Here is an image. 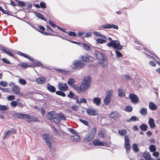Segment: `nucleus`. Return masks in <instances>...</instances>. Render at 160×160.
Segmentation results:
<instances>
[{
	"mask_svg": "<svg viewBox=\"0 0 160 160\" xmlns=\"http://www.w3.org/2000/svg\"><path fill=\"white\" fill-rule=\"evenodd\" d=\"M81 58L83 61L85 62H87L89 60V58L86 56H82Z\"/></svg>",
	"mask_w": 160,
	"mask_h": 160,
	"instance_id": "58",
	"label": "nucleus"
},
{
	"mask_svg": "<svg viewBox=\"0 0 160 160\" xmlns=\"http://www.w3.org/2000/svg\"><path fill=\"white\" fill-rule=\"evenodd\" d=\"M34 67H36L37 66H40L41 67H42L43 65L40 62L37 61L35 62L33 64Z\"/></svg>",
	"mask_w": 160,
	"mask_h": 160,
	"instance_id": "44",
	"label": "nucleus"
},
{
	"mask_svg": "<svg viewBox=\"0 0 160 160\" xmlns=\"http://www.w3.org/2000/svg\"><path fill=\"white\" fill-rule=\"evenodd\" d=\"M17 3L20 6L23 7L25 6V3L23 2L17 1Z\"/></svg>",
	"mask_w": 160,
	"mask_h": 160,
	"instance_id": "48",
	"label": "nucleus"
},
{
	"mask_svg": "<svg viewBox=\"0 0 160 160\" xmlns=\"http://www.w3.org/2000/svg\"><path fill=\"white\" fill-rule=\"evenodd\" d=\"M118 95L120 97H122L125 96V93L123 90L121 89H119L118 90Z\"/></svg>",
	"mask_w": 160,
	"mask_h": 160,
	"instance_id": "33",
	"label": "nucleus"
},
{
	"mask_svg": "<svg viewBox=\"0 0 160 160\" xmlns=\"http://www.w3.org/2000/svg\"><path fill=\"white\" fill-rule=\"evenodd\" d=\"M30 66L27 65L26 63H22L20 65V67L22 68H27L28 67H30Z\"/></svg>",
	"mask_w": 160,
	"mask_h": 160,
	"instance_id": "50",
	"label": "nucleus"
},
{
	"mask_svg": "<svg viewBox=\"0 0 160 160\" xmlns=\"http://www.w3.org/2000/svg\"><path fill=\"white\" fill-rule=\"evenodd\" d=\"M57 71H58V72L62 74H65L66 72V71L62 69H58L57 70Z\"/></svg>",
	"mask_w": 160,
	"mask_h": 160,
	"instance_id": "61",
	"label": "nucleus"
},
{
	"mask_svg": "<svg viewBox=\"0 0 160 160\" xmlns=\"http://www.w3.org/2000/svg\"><path fill=\"white\" fill-rule=\"evenodd\" d=\"M69 36L72 37H75L76 36V34L74 32H69L68 33Z\"/></svg>",
	"mask_w": 160,
	"mask_h": 160,
	"instance_id": "57",
	"label": "nucleus"
},
{
	"mask_svg": "<svg viewBox=\"0 0 160 160\" xmlns=\"http://www.w3.org/2000/svg\"><path fill=\"white\" fill-rule=\"evenodd\" d=\"M42 138L45 140L47 145L48 147L50 149L52 148L53 144L51 142V139L50 137L48 135L44 134L42 137Z\"/></svg>",
	"mask_w": 160,
	"mask_h": 160,
	"instance_id": "5",
	"label": "nucleus"
},
{
	"mask_svg": "<svg viewBox=\"0 0 160 160\" xmlns=\"http://www.w3.org/2000/svg\"><path fill=\"white\" fill-rule=\"evenodd\" d=\"M46 79L44 77H41L38 78L36 80L37 82L39 84L44 83L46 81Z\"/></svg>",
	"mask_w": 160,
	"mask_h": 160,
	"instance_id": "22",
	"label": "nucleus"
},
{
	"mask_svg": "<svg viewBox=\"0 0 160 160\" xmlns=\"http://www.w3.org/2000/svg\"><path fill=\"white\" fill-rule=\"evenodd\" d=\"M58 87L59 89L62 91H66L68 88V86L66 83H63L61 82H59Z\"/></svg>",
	"mask_w": 160,
	"mask_h": 160,
	"instance_id": "7",
	"label": "nucleus"
},
{
	"mask_svg": "<svg viewBox=\"0 0 160 160\" xmlns=\"http://www.w3.org/2000/svg\"><path fill=\"white\" fill-rule=\"evenodd\" d=\"M96 132V128H93L91 131V132L86 136L84 140L89 141L93 140L94 138Z\"/></svg>",
	"mask_w": 160,
	"mask_h": 160,
	"instance_id": "3",
	"label": "nucleus"
},
{
	"mask_svg": "<svg viewBox=\"0 0 160 160\" xmlns=\"http://www.w3.org/2000/svg\"><path fill=\"white\" fill-rule=\"evenodd\" d=\"M86 112L89 115H96L98 114V110L92 108L88 109Z\"/></svg>",
	"mask_w": 160,
	"mask_h": 160,
	"instance_id": "8",
	"label": "nucleus"
},
{
	"mask_svg": "<svg viewBox=\"0 0 160 160\" xmlns=\"http://www.w3.org/2000/svg\"><path fill=\"white\" fill-rule=\"evenodd\" d=\"M137 120L139 121V118H137L136 117L133 116L130 119L127 120L126 121L128 122H131L132 121H135Z\"/></svg>",
	"mask_w": 160,
	"mask_h": 160,
	"instance_id": "30",
	"label": "nucleus"
},
{
	"mask_svg": "<svg viewBox=\"0 0 160 160\" xmlns=\"http://www.w3.org/2000/svg\"><path fill=\"white\" fill-rule=\"evenodd\" d=\"M57 115L58 118H59L60 120L61 119L63 121H65L66 120V118L63 114H58Z\"/></svg>",
	"mask_w": 160,
	"mask_h": 160,
	"instance_id": "35",
	"label": "nucleus"
},
{
	"mask_svg": "<svg viewBox=\"0 0 160 160\" xmlns=\"http://www.w3.org/2000/svg\"><path fill=\"white\" fill-rule=\"evenodd\" d=\"M8 85V83L4 81H1L0 82V85L4 87H7Z\"/></svg>",
	"mask_w": 160,
	"mask_h": 160,
	"instance_id": "45",
	"label": "nucleus"
},
{
	"mask_svg": "<svg viewBox=\"0 0 160 160\" xmlns=\"http://www.w3.org/2000/svg\"><path fill=\"white\" fill-rule=\"evenodd\" d=\"M95 54L96 57L99 60H100L105 58L103 53H101L98 51L96 52Z\"/></svg>",
	"mask_w": 160,
	"mask_h": 160,
	"instance_id": "13",
	"label": "nucleus"
},
{
	"mask_svg": "<svg viewBox=\"0 0 160 160\" xmlns=\"http://www.w3.org/2000/svg\"><path fill=\"white\" fill-rule=\"evenodd\" d=\"M2 51L5 52L8 55L10 56H12L13 57H14L15 56L12 53V52L8 50L6 48L4 47H3L2 48Z\"/></svg>",
	"mask_w": 160,
	"mask_h": 160,
	"instance_id": "20",
	"label": "nucleus"
},
{
	"mask_svg": "<svg viewBox=\"0 0 160 160\" xmlns=\"http://www.w3.org/2000/svg\"><path fill=\"white\" fill-rule=\"evenodd\" d=\"M78 106L76 105H74L71 107L72 109L74 111H76L78 109Z\"/></svg>",
	"mask_w": 160,
	"mask_h": 160,
	"instance_id": "59",
	"label": "nucleus"
},
{
	"mask_svg": "<svg viewBox=\"0 0 160 160\" xmlns=\"http://www.w3.org/2000/svg\"><path fill=\"white\" fill-rule=\"evenodd\" d=\"M140 113L141 115H145L147 113V110L145 108H142L140 111Z\"/></svg>",
	"mask_w": 160,
	"mask_h": 160,
	"instance_id": "34",
	"label": "nucleus"
},
{
	"mask_svg": "<svg viewBox=\"0 0 160 160\" xmlns=\"http://www.w3.org/2000/svg\"><path fill=\"white\" fill-rule=\"evenodd\" d=\"M16 130L15 129H12L6 132L4 134V137L7 138L8 137L12 134L15 133Z\"/></svg>",
	"mask_w": 160,
	"mask_h": 160,
	"instance_id": "11",
	"label": "nucleus"
},
{
	"mask_svg": "<svg viewBox=\"0 0 160 160\" xmlns=\"http://www.w3.org/2000/svg\"><path fill=\"white\" fill-rule=\"evenodd\" d=\"M149 149L151 152H154L156 150V148L154 145H152L149 147Z\"/></svg>",
	"mask_w": 160,
	"mask_h": 160,
	"instance_id": "41",
	"label": "nucleus"
},
{
	"mask_svg": "<svg viewBox=\"0 0 160 160\" xmlns=\"http://www.w3.org/2000/svg\"><path fill=\"white\" fill-rule=\"evenodd\" d=\"M8 108L5 105H0V110L2 111L5 110H8Z\"/></svg>",
	"mask_w": 160,
	"mask_h": 160,
	"instance_id": "46",
	"label": "nucleus"
},
{
	"mask_svg": "<svg viewBox=\"0 0 160 160\" xmlns=\"http://www.w3.org/2000/svg\"><path fill=\"white\" fill-rule=\"evenodd\" d=\"M93 101L94 104L97 106H99L101 103V99L99 98L96 97L93 99Z\"/></svg>",
	"mask_w": 160,
	"mask_h": 160,
	"instance_id": "17",
	"label": "nucleus"
},
{
	"mask_svg": "<svg viewBox=\"0 0 160 160\" xmlns=\"http://www.w3.org/2000/svg\"><path fill=\"white\" fill-rule=\"evenodd\" d=\"M73 65L74 69L79 70L83 68L85 65V64L80 61L75 60L73 62Z\"/></svg>",
	"mask_w": 160,
	"mask_h": 160,
	"instance_id": "4",
	"label": "nucleus"
},
{
	"mask_svg": "<svg viewBox=\"0 0 160 160\" xmlns=\"http://www.w3.org/2000/svg\"><path fill=\"white\" fill-rule=\"evenodd\" d=\"M40 5L42 8H46V4L43 2H41L40 4Z\"/></svg>",
	"mask_w": 160,
	"mask_h": 160,
	"instance_id": "55",
	"label": "nucleus"
},
{
	"mask_svg": "<svg viewBox=\"0 0 160 160\" xmlns=\"http://www.w3.org/2000/svg\"><path fill=\"white\" fill-rule=\"evenodd\" d=\"M100 63L101 66L103 67H104L108 65V62L107 60L104 58L100 60Z\"/></svg>",
	"mask_w": 160,
	"mask_h": 160,
	"instance_id": "18",
	"label": "nucleus"
},
{
	"mask_svg": "<svg viewBox=\"0 0 160 160\" xmlns=\"http://www.w3.org/2000/svg\"><path fill=\"white\" fill-rule=\"evenodd\" d=\"M118 133L122 136L126 135L127 133V131L125 129H122L118 131Z\"/></svg>",
	"mask_w": 160,
	"mask_h": 160,
	"instance_id": "26",
	"label": "nucleus"
},
{
	"mask_svg": "<svg viewBox=\"0 0 160 160\" xmlns=\"http://www.w3.org/2000/svg\"><path fill=\"white\" fill-rule=\"evenodd\" d=\"M143 156L146 160H149L151 158L150 156L147 152H144L143 154Z\"/></svg>",
	"mask_w": 160,
	"mask_h": 160,
	"instance_id": "42",
	"label": "nucleus"
},
{
	"mask_svg": "<svg viewBox=\"0 0 160 160\" xmlns=\"http://www.w3.org/2000/svg\"><path fill=\"white\" fill-rule=\"evenodd\" d=\"M54 122L56 123H58L60 122V120L59 118H58V115L57 116L54 118Z\"/></svg>",
	"mask_w": 160,
	"mask_h": 160,
	"instance_id": "52",
	"label": "nucleus"
},
{
	"mask_svg": "<svg viewBox=\"0 0 160 160\" xmlns=\"http://www.w3.org/2000/svg\"><path fill=\"white\" fill-rule=\"evenodd\" d=\"M10 105L12 107H15L17 106V103L16 101H12L11 102Z\"/></svg>",
	"mask_w": 160,
	"mask_h": 160,
	"instance_id": "54",
	"label": "nucleus"
},
{
	"mask_svg": "<svg viewBox=\"0 0 160 160\" xmlns=\"http://www.w3.org/2000/svg\"><path fill=\"white\" fill-rule=\"evenodd\" d=\"M47 89L50 92H54L56 91V88L53 86L51 85L49 83L47 85Z\"/></svg>",
	"mask_w": 160,
	"mask_h": 160,
	"instance_id": "12",
	"label": "nucleus"
},
{
	"mask_svg": "<svg viewBox=\"0 0 160 160\" xmlns=\"http://www.w3.org/2000/svg\"><path fill=\"white\" fill-rule=\"evenodd\" d=\"M47 118L50 120L53 119L55 117L54 112V111H51L48 112L47 115Z\"/></svg>",
	"mask_w": 160,
	"mask_h": 160,
	"instance_id": "21",
	"label": "nucleus"
},
{
	"mask_svg": "<svg viewBox=\"0 0 160 160\" xmlns=\"http://www.w3.org/2000/svg\"><path fill=\"white\" fill-rule=\"evenodd\" d=\"M18 82L19 83L22 85H25L27 83L26 81L23 79H18Z\"/></svg>",
	"mask_w": 160,
	"mask_h": 160,
	"instance_id": "40",
	"label": "nucleus"
},
{
	"mask_svg": "<svg viewBox=\"0 0 160 160\" xmlns=\"http://www.w3.org/2000/svg\"><path fill=\"white\" fill-rule=\"evenodd\" d=\"M49 23L50 25L53 28H54L56 26V25L54 23V22L52 21L49 20Z\"/></svg>",
	"mask_w": 160,
	"mask_h": 160,
	"instance_id": "62",
	"label": "nucleus"
},
{
	"mask_svg": "<svg viewBox=\"0 0 160 160\" xmlns=\"http://www.w3.org/2000/svg\"><path fill=\"white\" fill-rule=\"evenodd\" d=\"M149 108L152 110H155L157 109L156 105L153 102H150L149 104Z\"/></svg>",
	"mask_w": 160,
	"mask_h": 160,
	"instance_id": "24",
	"label": "nucleus"
},
{
	"mask_svg": "<svg viewBox=\"0 0 160 160\" xmlns=\"http://www.w3.org/2000/svg\"><path fill=\"white\" fill-rule=\"evenodd\" d=\"M102 28L109 29L111 28H113L116 29L118 30V27L116 25H114V24H106L105 25H103L102 26Z\"/></svg>",
	"mask_w": 160,
	"mask_h": 160,
	"instance_id": "10",
	"label": "nucleus"
},
{
	"mask_svg": "<svg viewBox=\"0 0 160 160\" xmlns=\"http://www.w3.org/2000/svg\"><path fill=\"white\" fill-rule=\"evenodd\" d=\"M93 144L96 146H103L105 144L104 142H100L98 140H94L93 142Z\"/></svg>",
	"mask_w": 160,
	"mask_h": 160,
	"instance_id": "19",
	"label": "nucleus"
},
{
	"mask_svg": "<svg viewBox=\"0 0 160 160\" xmlns=\"http://www.w3.org/2000/svg\"><path fill=\"white\" fill-rule=\"evenodd\" d=\"M12 90L14 93L18 94L20 93V88L18 86L15 85L12 87Z\"/></svg>",
	"mask_w": 160,
	"mask_h": 160,
	"instance_id": "16",
	"label": "nucleus"
},
{
	"mask_svg": "<svg viewBox=\"0 0 160 160\" xmlns=\"http://www.w3.org/2000/svg\"><path fill=\"white\" fill-rule=\"evenodd\" d=\"M16 115L17 117L18 118H28V115L27 114L18 113Z\"/></svg>",
	"mask_w": 160,
	"mask_h": 160,
	"instance_id": "23",
	"label": "nucleus"
},
{
	"mask_svg": "<svg viewBox=\"0 0 160 160\" xmlns=\"http://www.w3.org/2000/svg\"><path fill=\"white\" fill-rule=\"evenodd\" d=\"M148 124L150 125V127L152 128H153L155 126V124L154 122V121L152 118H150L149 119Z\"/></svg>",
	"mask_w": 160,
	"mask_h": 160,
	"instance_id": "15",
	"label": "nucleus"
},
{
	"mask_svg": "<svg viewBox=\"0 0 160 160\" xmlns=\"http://www.w3.org/2000/svg\"><path fill=\"white\" fill-rule=\"evenodd\" d=\"M74 82L75 80L74 79L72 78H70L68 82V83L69 85L71 86L72 85Z\"/></svg>",
	"mask_w": 160,
	"mask_h": 160,
	"instance_id": "37",
	"label": "nucleus"
},
{
	"mask_svg": "<svg viewBox=\"0 0 160 160\" xmlns=\"http://www.w3.org/2000/svg\"><path fill=\"white\" fill-rule=\"evenodd\" d=\"M56 93L58 95H60L63 97L66 96L65 94L62 91H57L56 92Z\"/></svg>",
	"mask_w": 160,
	"mask_h": 160,
	"instance_id": "43",
	"label": "nucleus"
},
{
	"mask_svg": "<svg viewBox=\"0 0 160 160\" xmlns=\"http://www.w3.org/2000/svg\"><path fill=\"white\" fill-rule=\"evenodd\" d=\"M99 136L103 138H104L106 137L105 132L104 130H101L99 132Z\"/></svg>",
	"mask_w": 160,
	"mask_h": 160,
	"instance_id": "32",
	"label": "nucleus"
},
{
	"mask_svg": "<svg viewBox=\"0 0 160 160\" xmlns=\"http://www.w3.org/2000/svg\"><path fill=\"white\" fill-rule=\"evenodd\" d=\"M82 45V47L85 50H89L90 48V47L87 44L83 43Z\"/></svg>",
	"mask_w": 160,
	"mask_h": 160,
	"instance_id": "51",
	"label": "nucleus"
},
{
	"mask_svg": "<svg viewBox=\"0 0 160 160\" xmlns=\"http://www.w3.org/2000/svg\"><path fill=\"white\" fill-rule=\"evenodd\" d=\"M68 131L74 134H76V133L77 132L76 131L74 130L72 128H68Z\"/></svg>",
	"mask_w": 160,
	"mask_h": 160,
	"instance_id": "63",
	"label": "nucleus"
},
{
	"mask_svg": "<svg viewBox=\"0 0 160 160\" xmlns=\"http://www.w3.org/2000/svg\"><path fill=\"white\" fill-rule=\"evenodd\" d=\"M34 14L37 17L43 20L44 21H46V19L44 17L43 15L41 13L38 12H35Z\"/></svg>",
	"mask_w": 160,
	"mask_h": 160,
	"instance_id": "28",
	"label": "nucleus"
},
{
	"mask_svg": "<svg viewBox=\"0 0 160 160\" xmlns=\"http://www.w3.org/2000/svg\"><path fill=\"white\" fill-rule=\"evenodd\" d=\"M3 62L4 63L8 64H10L11 62L9 61L8 59L7 58H2L1 59Z\"/></svg>",
	"mask_w": 160,
	"mask_h": 160,
	"instance_id": "49",
	"label": "nucleus"
},
{
	"mask_svg": "<svg viewBox=\"0 0 160 160\" xmlns=\"http://www.w3.org/2000/svg\"><path fill=\"white\" fill-rule=\"evenodd\" d=\"M132 107L131 106H127L125 107V110L126 112H130L132 111Z\"/></svg>",
	"mask_w": 160,
	"mask_h": 160,
	"instance_id": "39",
	"label": "nucleus"
},
{
	"mask_svg": "<svg viewBox=\"0 0 160 160\" xmlns=\"http://www.w3.org/2000/svg\"><path fill=\"white\" fill-rule=\"evenodd\" d=\"M79 120V121L81 122L84 125L88 126V123L87 121H85V120H84L83 119H80Z\"/></svg>",
	"mask_w": 160,
	"mask_h": 160,
	"instance_id": "56",
	"label": "nucleus"
},
{
	"mask_svg": "<svg viewBox=\"0 0 160 160\" xmlns=\"http://www.w3.org/2000/svg\"><path fill=\"white\" fill-rule=\"evenodd\" d=\"M91 81V78L89 76L85 77L80 87V91L83 92L86 91L89 87Z\"/></svg>",
	"mask_w": 160,
	"mask_h": 160,
	"instance_id": "1",
	"label": "nucleus"
},
{
	"mask_svg": "<svg viewBox=\"0 0 160 160\" xmlns=\"http://www.w3.org/2000/svg\"><path fill=\"white\" fill-rule=\"evenodd\" d=\"M132 148L133 151L136 152H138L139 150V148H138L137 145L135 143L132 145Z\"/></svg>",
	"mask_w": 160,
	"mask_h": 160,
	"instance_id": "38",
	"label": "nucleus"
},
{
	"mask_svg": "<svg viewBox=\"0 0 160 160\" xmlns=\"http://www.w3.org/2000/svg\"><path fill=\"white\" fill-rule=\"evenodd\" d=\"M111 98L105 97L104 100V103L105 105H108L110 102Z\"/></svg>",
	"mask_w": 160,
	"mask_h": 160,
	"instance_id": "29",
	"label": "nucleus"
},
{
	"mask_svg": "<svg viewBox=\"0 0 160 160\" xmlns=\"http://www.w3.org/2000/svg\"><path fill=\"white\" fill-rule=\"evenodd\" d=\"M129 97L131 102L133 103H137L139 101V98L135 94L130 93Z\"/></svg>",
	"mask_w": 160,
	"mask_h": 160,
	"instance_id": "6",
	"label": "nucleus"
},
{
	"mask_svg": "<svg viewBox=\"0 0 160 160\" xmlns=\"http://www.w3.org/2000/svg\"><path fill=\"white\" fill-rule=\"evenodd\" d=\"M107 46L108 47H112L115 50H121L122 49V46L121 45L118 41L114 40L108 43Z\"/></svg>",
	"mask_w": 160,
	"mask_h": 160,
	"instance_id": "2",
	"label": "nucleus"
},
{
	"mask_svg": "<svg viewBox=\"0 0 160 160\" xmlns=\"http://www.w3.org/2000/svg\"><path fill=\"white\" fill-rule=\"evenodd\" d=\"M7 98L8 100L12 101L14 99L15 97L13 95H11L8 97Z\"/></svg>",
	"mask_w": 160,
	"mask_h": 160,
	"instance_id": "60",
	"label": "nucleus"
},
{
	"mask_svg": "<svg viewBox=\"0 0 160 160\" xmlns=\"http://www.w3.org/2000/svg\"><path fill=\"white\" fill-rule=\"evenodd\" d=\"M18 55H19L22 56H23L25 58H28V55L26 54L25 53H24L21 52H19L18 53Z\"/></svg>",
	"mask_w": 160,
	"mask_h": 160,
	"instance_id": "53",
	"label": "nucleus"
},
{
	"mask_svg": "<svg viewBox=\"0 0 160 160\" xmlns=\"http://www.w3.org/2000/svg\"><path fill=\"white\" fill-rule=\"evenodd\" d=\"M74 96V94L72 92H69V94L68 95V97L70 98H73V97Z\"/></svg>",
	"mask_w": 160,
	"mask_h": 160,
	"instance_id": "64",
	"label": "nucleus"
},
{
	"mask_svg": "<svg viewBox=\"0 0 160 160\" xmlns=\"http://www.w3.org/2000/svg\"><path fill=\"white\" fill-rule=\"evenodd\" d=\"M125 147L127 150H130L131 147L129 144V139L128 137L126 135L125 137Z\"/></svg>",
	"mask_w": 160,
	"mask_h": 160,
	"instance_id": "9",
	"label": "nucleus"
},
{
	"mask_svg": "<svg viewBox=\"0 0 160 160\" xmlns=\"http://www.w3.org/2000/svg\"><path fill=\"white\" fill-rule=\"evenodd\" d=\"M119 116V114L117 112H111L109 115V117L110 118H114L116 119V118H117Z\"/></svg>",
	"mask_w": 160,
	"mask_h": 160,
	"instance_id": "14",
	"label": "nucleus"
},
{
	"mask_svg": "<svg viewBox=\"0 0 160 160\" xmlns=\"http://www.w3.org/2000/svg\"><path fill=\"white\" fill-rule=\"evenodd\" d=\"M148 126L145 124L143 123L140 126V128L142 131H146L148 128Z\"/></svg>",
	"mask_w": 160,
	"mask_h": 160,
	"instance_id": "31",
	"label": "nucleus"
},
{
	"mask_svg": "<svg viewBox=\"0 0 160 160\" xmlns=\"http://www.w3.org/2000/svg\"><path fill=\"white\" fill-rule=\"evenodd\" d=\"M71 139L74 142H78L80 140V138L77 135H74L71 137Z\"/></svg>",
	"mask_w": 160,
	"mask_h": 160,
	"instance_id": "27",
	"label": "nucleus"
},
{
	"mask_svg": "<svg viewBox=\"0 0 160 160\" xmlns=\"http://www.w3.org/2000/svg\"><path fill=\"white\" fill-rule=\"evenodd\" d=\"M96 41L97 43L99 44L104 43L107 42V41L105 39H97L96 40Z\"/></svg>",
	"mask_w": 160,
	"mask_h": 160,
	"instance_id": "36",
	"label": "nucleus"
},
{
	"mask_svg": "<svg viewBox=\"0 0 160 160\" xmlns=\"http://www.w3.org/2000/svg\"><path fill=\"white\" fill-rule=\"evenodd\" d=\"M106 97L111 98L113 95V91L112 90H107L106 93Z\"/></svg>",
	"mask_w": 160,
	"mask_h": 160,
	"instance_id": "25",
	"label": "nucleus"
},
{
	"mask_svg": "<svg viewBox=\"0 0 160 160\" xmlns=\"http://www.w3.org/2000/svg\"><path fill=\"white\" fill-rule=\"evenodd\" d=\"M115 51L117 57L118 58L122 56V54L120 51H118L117 50H115Z\"/></svg>",
	"mask_w": 160,
	"mask_h": 160,
	"instance_id": "47",
	"label": "nucleus"
}]
</instances>
